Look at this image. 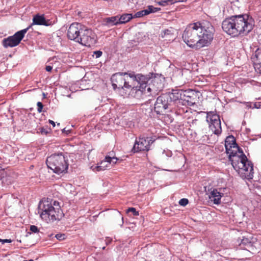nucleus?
<instances>
[{"instance_id":"nucleus-4","label":"nucleus","mask_w":261,"mask_h":261,"mask_svg":"<svg viewBox=\"0 0 261 261\" xmlns=\"http://www.w3.org/2000/svg\"><path fill=\"white\" fill-rule=\"evenodd\" d=\"M123 76L127 75L133 81L137 82L139 86L133 87L129 94L137 99H144L151 95V91L155 90L154 83L156 79L154 74L150 72L146 75L136 74L134 71L122 72Z\"/></svg>"},{"instance_id":"nucleus-46","label":"nucleus","mask_w":261,"mask_h":261,"mask_svg":"<svg viewBox=\"0 0 261 261\" xmlns=\"http://www.w3.org/2000/svg\"><path fill=\"white\" fill-rule=\"evenodd\" d=\"M49 123H50L53 125V127L55 126V123L54 121L49 120Z\"/></svg>"},{"instance_id":"nucleus-49","label":"nucleus","mask_w":261,"mask_h":261,"mask_svg":"<svg viewBox=\"0 0 261 261\" xmlns=\"http://www.w3.org/2000/svg\"><path fill=\"white\" fill-rule=\"evenodd\" d=\"M105 248H106V247H102V250H105Z\"/></svg>"},{"instance_id":"nucleus-9","label":"nucleus","mask_w":261,"mask_h":261,"mask_svg":"<svg viewBox=\"0 0 261 261\" xmlns=\"http://www.w3.org/2000/svg\"><path fill=\"white\" fill-rule=\"evenodd\" d=\"M78 43L86 46H90L96 42L95 33L89 29L84 26Z\"/></svg>"},{"instance_id":"nucleus-32","label":"nucleus","mask_w":261,"mask_h":261,"mask_svg":"<svg viewBox=\"0 0 261 261\" xmlns=\"http://www.w3.org/2000/svg\"><path fill=\"white\" fill-rule=\"evenodd\" d=\"M65 234H62V233H58L55 236V237L57 238V239L62 241L65 239Z\"/></svg>"},{"instance_id":"nucleus-1","label":"nucleus","mask_w":261,"mask_h":261,"mask_svg":"<svg viewBox=\"0 0 261 261\" xmlns=\"http://www.w3.org/2000/svg\"><path fill=\"white\" fill-rule=\"evenodd\" d=\"M214 28L210 22H197L190 24L187 27L182 38L189 47L197 49L211 43L214 38Z\"/></svg>"},{"instance_id":"nucleus-26","label":"nucleus","mask_w":261,"mask_h":261,"mask_svg":"<svg viewBox=\"0 0 261 261\" xmlns=\"http://www.w3.org/2000/svg\"><path fill=\"white\" fill-rule=\"evenodd\" d=\"M145 138L146 140H147V142H148V146L149 147L150 145L152 144L156 140V137L155 136L148 137Z\"/></svg>"},{"instance_id":"nucleus-28","label":"nucleus","mask_w":261,"mask_h":261,"mask_svg":"<svg viewBox=\"0 0 261 261\" xmlns=\"http://www.w3.org/2000/svg\"><path fill=\"white\" fill-rule=\"evenodd\" d=\"M188 202H189V200L188 199H186V198H182L179 201V204L181 206H184L187 205Z\"/></svg>"},{"instance_id":"nucleus-45","label":"nucleus","mask_w":261,"mask_h":261,"mask_svg":"<svg viewBox=\"0 0 261 261\" xmlns=\"http://www.w3.org/2000/svg\"><path fill=\"white\" fill-rule=\"evenodd\" d=\"M63 133H66L67 134H69L70 133V130H66V128H64L63 130H62Z\"/></svg>"},{"instance_id":"nucleus-25","label":"nucleus","mask_w":261,"mask_h":261,"mask_svg":"<svg viewBox=\"0 0 261 261\" xmlns=\"http://www.w3.org/2000/svg\"><path fill=\"white\" fill-rule=\"evenodd\" d=\"M172 0H161L157 3L160 6H166L169 5H171V2H172Z\"/></svg>"},{"instance_id":"nucleus-41","label":"nucleus","mask_w":261,"mask_h":261,"mask_svg":"<svg viewBox=\"0 0 261 261\" xmlns=\"http://www.w3.org/2000/svg\"><path fill=\"white\" fill-rule=\"evenodd\" d=\"M112 241V239L110 238H106L105 242L107 245L110 244Z\"/></svg>"},{"instance_id":"nucleus-21","label":"nucleus","mask_w":261,"mask_h":261,"mask_svg":"<svg viewBox=\"0 0 261 261\" xmlns=\"http://www.w3.org/2000/svg\"><path fill=\"white\" fill-rule=\"evenodd\" d=\"M133 18L132 14H123L121 16L118 15V21L119 24L125 23Z\"/></svg>"},{"instance_id":"nucleus-19","label":"nucleus","mask_w":261,"mask_h":261,"mask_svg":"<svg viewBox=\"0 0 261 261\" xmlns=\"http://www.w3.org/2000/svg\"><path fill=\"white\" fill-rule=\"evenodd\" d=\"M105 25L109 27L119 24L118 21V15L107 17L104 19Z\"/></svg>"},{"instance_id":"nucleus-40","label":"nucleus","mask_w":261,"mask_h":261,"mask_svg":"<svg viewBox=\"0 0 261 261\" xmlns=\"http://www.w3.org/2000/svg\"><path fill=\"white\" fill-rule=\"evenodd\" d=\"M53 205V207L56 208L57 207L61 208V206L60 205V203L58 201H54L53 203H51Z\"/></svg>"},{"instance_id":"nucleus-23","label":"nucleus","mask_w":261,"mask_h":261,"mask_svg":"<svg viewBox=\"0 0 261 261\" xmlns=\"http://www.w3.org/2000/svg\"><path fill=\"white\" fill-rule=\"evenodd\" d=\"M250 241L248 238H243L239 243L241 248L245 249V247L248 245L247 244L249 243Z\"/></svg>"},{"instance_id":"nucleus-42","label":"nucleus","mask_w":261,"mask_h":261,"mask_svg":"<svg viewBox=\"0 0 261 261\" xmlns=\"http://www.w3.org/2000/svg\"><path fill=\"white\" fill-rule=\"evenodd\" d=\"M52 69H53L52 66H49V65H48V66H46V67H45V69H46V70L47 71H48V72H50V71H51V70H52Z\"/></svg>"},{"instance_id":"nucleus-20","label":"nucleus","mask_w":261,"mask_h":261,"mask_svg":"<svg viewBox=\"0 0 261 261\" xmlns=\"http://www.w3.org/2000/svg\"><path fill=\"white\" fill-rule=\"evenodd\" d=\"M247 244L248 245L245 247V250H246L252 253H254L257 251V246L259 245L258 242L250 241Z\"/></svg>"},{"instance_id":"nucleus-5","label":"nucleus","mask_w":261,"mask_h":261,"mask_svg":"<svg viewBox=\"0 0 261 261\" xmlns=\"http://www.w3.org/2000/svg\"><path fill=\"white\" fill-rule=\"evenodd\" d=\"M38 213L41 219L48 223L60 220L64 216L61 208L53 207V205L48 201L40 202L38 205Z\"/></svg>"},{"instance_id":"nucleus-35","label":"nucleus","mask_w":261,"mask_h":261,"mask_svg":"<svg viewBox=\"0 0 261 261\" xmlns=\"http://www.w3.org/2000/svg\"><path fill=\"white\" fill-rule=\"evenodd\" d=\"M133 87L129 84V83L128 82H126V79L125 80V83H124V89L126 88L127 89H130V91L132 90V89Z\"/></svg>"},{"instance_id":"nucleus-6","label":"nucleus","mask_w":261,"mask_h":261,"mask_svg":"<svg viewBox=\"0 0 261 261\" xmlns=\"http://www.w3.org/2000/svg\"><path fill=\"white\" fill-rule=\"evenodd\" d=\"M46 164L49 168L58 174L66 173L69 166L67 156L62 153L51 155L47 158Z\"/></svg>"},{"instance_id":"nucleus-38","label":"nucleus","mask_w":261,"mask_h":261,"mask_svg":"<svg viewBox=\"0 0 261 261\" xmlns=\"http://www.w3.org/2000/svg\"><path fill=\"white\" fill-rule=\"evenodd\" d=\"M109 164L107 163V161H106V160H105V159L103 161H102L100 163V164H99V165L106 166V169L109 167Z\"/></svg>"},{"instance_id":"nucleus-3","label":"nucleus","mask_w":261,"mask_h":261,"mask_svg":"<svg viewBox=\"0 0 261 261\" xmlns=\"http://www.w3.org/2000/svg\"><path fill=\"white\" fill-rule=\"evenodd\" d=\"M254 26L253 19L247 14L232 16L226 18L222 23L223 30L233 37L247 35Z\"/></svg>"},{"instance_id":"nucleus-15","label":"nucleus","mask_w":261,"mask_h":261,"mask_svg":"<svg viewBox=\"0 0 261 261\" xmlns=\"http://www.w3.org/2000/svg\"><path fill=\"white\" fill-rule=\"evenodd\" d=\"M183 93L181 101V106H194L196 103V100L195 98L191 95H194V93L192 91H183Z\"/></svg>"},{"instance_id":"nucleus-8","label":"nucleus","mask_w":261,"mask_h":261,"mask_svg":"<svg viewBox=\"0 0 261 261\" xmlns=\"http://www.w3.org/2000/svg\"><path fill=\"white\" fill-rule=\"evenodd\" d=\"M206 121L209 124V127L213 132L216 135L221 133L222 129L219 116L211 111L207 113Z\"/></svg>"},{"instance_id":"nucleus-50","label":"nucleus","mask_w":261,"mask_h":261,"mask_svg":"<svg viewBox=\"0 0 261 261\" xmlns=\"http://www.w3.org/2000/svg\"><path fill=\"white\" fill-rule=\"evenodd\" d=\"M0 242H2V239H0Z\"/></svg>"},{"instance_id":"nucleus-12","label":"nucleus","mask_w":261,"mask_h":261,"mask_svg":"<svg viewBox=\"0 0 261 261\" xmlns=\"http://www.w3.org/2000/svg\"><path fill=\"white\" fill-rule=\"evenodd\" d=\"M84 27V25L80 23L74 22L71 24L67 31L68 38L76 42H79Z\"/></svg>"},{"instance_id":"nucleus-24","label":"nucleus","mask_w":261,"mask_h":261,"mask_svg":"<svg viewBox=\"0 0 261 261\" xmlns=\"http://www.w3.org/2000/svg\"><path fill=\"white\" fill-rule=\"evenodd\" d=\"M106 166H102L99 165V164L97 166H92L91 168L93 171H103L106 169Z\"/></svg>"},{"instance_id":"nucleus-47","label":"nucleus","mask_w":261,"mask_h":261,"mask_svg":"<svg viewBox=\"0 0 261 261\" xmlns=\"http://www.w3.org/2000/svg\"><path fill=\"white\" fill-rule=\"evenodd\" d=\"M121 220H122V224H121V225H122V224H123V217H121Z\"/></svg>"},{"instance_id":"nucleus-2","label":"nucleus","mask_w":261,"mask_h":261,"mask_svg":"<svg viewBox=\"0 0 261 261\" xmlns=\"http://www.w3.org/2000/svg\"><path fill=\"white\" fill-rule=\"evenodd\" d=\"M226 152L234 170L243 178L252 179L253 176V164L248 161L242 149L236 143L235 138L230 135L225 141Z\"/></svg>"},{"instance_id":"nucleus-29","label":"nucleus","mask_w":261,"mask_h":261,"mask_svg":"<svg viewBox=\"0 0 261 261\" xmlns=\"http://www.w3.org/2000/svg\"><path fill=\"white\" fill-rule=\"evenodd\" d=\"M149 9H150L151 11V13H155L161 10V8L154 7L153 6H148Z\"/></svg>"},{"instance_id":"nucleus-7","label":"nucleus","mask_w":261,"mask_h":261,"mask_svg":"<svg viewBox=\"0 0 261 261\" xmlns=\"http://www.w3.org/2000/svg\"><path fill=\"white\" fill-rule=\"evenodd\" d=\"M31 28V25H29L28 28L16 32L13 35L4 38L2 41L3 46L6 48L17 46Z\"/></svg>"},{"instance_id":"nucleus-10","label":"nucleus","mask_w":261,"mask_h":261,"mask_svg":"<svg viewBox=\"0 0 261 261\" xmlns=\"http://www.w3.org/2000/svg\"><path fill=\"white\" fill-rule=\"evenodd\" d=\"M173 110L172 105L168 101L166 94L159 96L154 104V110L157 114H163L166 110Z\"/></svg>"},{"instance_id":"nucleus-27","label":"nucleus","mask_w":261,"mask_h":261,"mask_svg":"<svg viewBox=\"0 0 261 261\" xmlns=\"http://www.w3.org/2000/svg\"><path fill=\"white\" fill-rule=\"evenodd\" d=\"M129 212H132L133 214V216H136L139 215V212L137 211L136 208L134 207H129L126 210V213H128Z\"/></svg>"},{"instance_id":"nucleus-11","label":"nucleus","mask_w":261,"mask_h":261,"mask_svg":"<svg viewBox=\"0 0 261 261\" xmlns=\"http://www.w3.org/2000/svg\"><path fill=\"white\" fill-rule=\"evenodd\" d=\"M183 91L179 89L172 90V92L165 93L170 103L172 105L173 110L180 108L181 106Z\"/></svg>"},{"instance_id":"nucleus-37","label":"nucleus","mask_w":261,"mask_h":261,"mask_svg":"<svg viewBox=\"0 0 261 261\" xmlns=\"http://www.w3.org/2000/svg\"><path fill=\"white\" fill-rule=\"evenodd\" d=\"M30 230L32 232H34V233H36V232H38L39 231L38 227L35 225H31L30 226Z\"/></svg>"},{"instance_id":"nucleus-17","label":"nucleus","mask_w":261,"mask_h":261,"mask_svg":"<svg viewBox=\"0 0 261 261\" xmlns=\"http://www.w3.org/2000/svg\"><path fill=\"white\" fill-rule=\"evenodd\" d=\"M220 191L221 189H214L210 192L209 197L213 201L214 204H219L221 203V198L224 194Z\"/></svg>"},{"instance_id":"nucleus-48","label":"nucleus","mask_w":261,"mask_h":261,"mask_svg":"<svg viewBox=\"0 0 261 261\" xmlns=\"http://www.w3.org/2000/svg\"><path fill=\"white\" fill-rule=\"evenodd\" d=\"M23 261H34L33 259L24 260Z\"/></svg>"},{"instance_id":"nucleus-30","label":"nucleus","mask_w":261,"mask_h":261,"mask_svg":"<svg viewBox=\"0 0 261 261\" xmlns=\"http://www.w3.org/2000/svg\"><path fill=\"white\" fill-rule=\"evenodd\" d=\"M40 132L42 135H47L49 132V129L48 128L41 127L39 128Z\"/></svg>"},{"instance_id":"nucleus-16","label":"nucleus","mask_w":261,"mask_h":261,"mask_svg":"<svg viewBox=\"0 0 261 261\" xmlns=\"http://www.w3.org/2000/svg\"><path fill=\"white\" fill-rule=\"evenodd\" d=\"M53 24V22L49 19H46L44 15L37 14L34 16L33 18V22L30 25H31V27L33 25L50 26Z\"/></svg>"},{"instance_id":"nucleus-34","label":"nucleus","mask_w":261,"mask_h":261,"mask_svg":"<svg viewBox=\"0 0 261 261\" xmlns=\"http://www.w3.org/2000/svg\"><path fill=\"white\" fill-rule=\"evenodd\" d=\"M37 111L38 112L40 113L42 111V109H43V104L42 103V102L39 101L37 102Z\"/></svg>"},{"instance_id":"nucleus-22","label":"nucleus","mask_w":261,"mask_h":261,"mask_svg":"<svg viewBox=\"0 0 261 261\" xmlns=\"http://www.w3.org/2000/svg\"><path fill=\"white\" fill-rule=\"evenodd\" d=\"M113 152H109V155H107L105 156V160L107 161V163L110 164H112L113 165L116 164L118 159L113 156Z\"/></svg>"},{"instance_id":"nucleus-14","label":"nucleus","mask_w":261,"mask_h":261,"mask_svg":"<svg viewBox=\"0 0 261 261\" xmlns=\"http://www.w3.org/2000/svg\"><path fill=\"white\" fill-rule=\"evenodd\" d=\"M149 149L147 140L144 137H139L136 139L132 151L135 153L141 151H148Z\"/></svg>"},{"instance_id":"nucleus-44","label":"nucleus","mask_w":261,"mask_h":261,"mask_svg":"<svg viewBox=\"0 0 261 261\" xmlns=\"http://www.w3.org/2000/svg\"><path fill=\"white\" fill-rule=\"evenodd\" d=\"M170 33V31L169 30H165L164 31V36L166 35H169Z\"/></svg>"},{"instance_id":"nucleus-13","label":"nucleus","mask_w":261,"mask_h":261,"mask_svg":"<svg viewBox=\"0 0 261 261\" xmlns=\"http://www.w3.org/2000/svg\"><path fill=\"white\" fill-rule=\"evenodd\" d=\"M111 82L113 88L114 90L118 89L119 93L122 96L126 94V92H124V83H125V78L123 77V73L118 72L114 74L111 77Z\"/></svg>"},{"instance_id":"nucleus-39","label":"nucleus","mask_w":261,"mask_h":261,"mask_svg":"<svg viewBox=\"0 0 261 261\" xmlns=\"http://www.w3.org/2000/svg\"><path fill=\"white\" fill-rule=\"evenodd\" d=\"M142 11L143 12L144 16L147 15L151 13V11H150V9H149L148 6L147 7V9H146L145 10H143Z\"/></svg>"},{"instance_id":"nucleus-43","label":"nucleus","mask_w":261,"mask_h":261,"mask_svg":"<svg viewBox=\"0 0 261 261\" xmlns=\"http://www.w3.org/2000/svg\"><path fill=\"white\" fill-rule=\"evenodd\" d=\"M11 242L12 241L10 239L2 240V242L3 244H4L5 243H11Z\"/></svg>"},{"instance_id":"nucleus-18","label":"nucleus","mask_w":261,"mask_h":261,"mask_svg":"<svg viewBox=\"0 0 261 261\" xmlns=\"http://www.w3.org/2000/svg\"><path fill=\"white\" fill-rule=\"evenodd\" d=\"M253 60L255 71L261 74V49H258L255 51Z\"/></svg>"},{"instance_id":"nucleus-31","label":"nucleus","mask_w":261,"mask_h":261,"mask_svg":"<svg viewBox=\"0 0 261 261\" xmlns=\"http://www.w3.org/2000/svg\"><path fill=\"white\" fill-rule=\"evenodd\" d=\"M143 16H144V14L143 11L141 10L136 13L134 16H133V18H140Z\"/></svg>"},{"instance_id":"nucleus-33","label":"nucleus","mask_w":261,"mask_h":261,"mask_svg":"<svg viewBox=\"0 0 261 261\" xmlns=\"http://www.w3.org/2000/svg\"><path fill=\"white\" fill-rule=\"evenodd\" d=\"M253 105V106H252L251 103H250L249 106V105H247V107L252 108H256V109H258L260 107V104L259 102H255Z\"/></svg>"},{"instance_id":"nucleus-36","label":"nucleus","mask_w":261,"mask_h":261,"mask_svg":"<svg viewBox=\"0 0 261 261\" xmlns=\"http://www.w3.org/2000/svg\"><path fill=\"white\" fill-rule=\"evenodd\" d=\"M93 54L95 56L96 58H98L102 56V52L100 50H96L93 52Z\"/></svg>"}]
</instances>
